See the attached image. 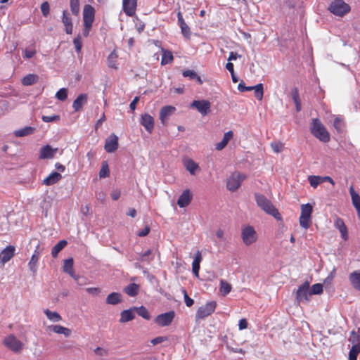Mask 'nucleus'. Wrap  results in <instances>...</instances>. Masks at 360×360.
Listing matches in <instances>:
<instances>
[{
	"mask_svg": "<svg viewBox=\"0 0 360 360\" xmlns=\"http://www.w3.org/2000/svg\"><path fill=\"white\" fill-rule=\"evenodd\" d=\"M39 244H38L36 247V249L32 255L30 262L28 263V266L30 270L32 272L33 275H34L37 270V263L39 260V257L41 254V251L39 250Z\"/></svg>",
	"mask_w": 360,
	"mask_h": 360,
	"instance_id": "nucleus-16",
	"label": "nucleus"
},
{
	"mask_svg": "<svg viewBox=\"0 0 360 360\" xmlns=\"http://www.w3.org/2000/svg\"><path fill=\"white\" fill-rule=\"evenodd\" d=\"M134 312V307L122 311L120 314V322L125 323L133 320L135 317Z\"/></svg>",
	"mask_w": 360,
	"mask_h": 360,
	"instance_id": "nucleus-25",
	"label": "nucleus"
},
{
	"mask_svg": "<svg viewBox=\"0 0 360 360\" xmlns=\"http://www.w3.org/2000/svg\"><path fill=\"white\" fill-rule=\"evenodd\" d=\"M184 165L191 175H195L196 171L200 170L198 165L191 158L185 160Z\"/></svg>",
	"mask_w": 360,
	"mask_h": 360,
	"instance_id": "nucleus-26",
	"label": "nucleus"
},
{
	"mask_svg": "<svg viewBox=\"0 0 360 360\" xmlns=\"http://www.w3.org/2000/svg\"><path fill=\"white\" fill-rule=\"evenodd\" d=\"M56 98L61 101H64L68 98V89L65 88H62L59 91H57L56 94Z\"/></svg>",
	"mask_w": 360,
	"mask_h": 360,
	"instance_id": "nucleus-46",
	"label": "nucleus"
},
{
	"mask_svg": "<svg viewBox=\"0 0 360 360\" xmlns=\"http://www.w3.org/2000/svg\"><path fill=\"white\" fill-rule=\"evenodd\" d=\"M118 148V137L112 134L106 140L104 146L105 150L108 153H113Z\"/></svg>",
	"mask_w": 360,
	"mask_h": 360,
	"instance_id": "nucleus-13",
	"label": "nucleus"
},
{
	"mask_svg": "<svg viewBox=\"0 0 360 360\" xmlns=\"http://www.w3.org/2000/svg\"><path fill=\"white\" fill-rule=\"evenodd\" d=\"M110 175V169L108 167V162L106 161H103L102 162L101 169L99 172L100 178H105L109 176Z\"/></svg>",
	"mask_w": 360,
	"mask_h": 360,
	"instance_id": "nucleus-40",
	"label": "nucleus"
},
{
	"mask_svg": "<svg viewBox=\"0 0 360 360\" xmlns=\"http://www.w3.org/2000/svg\"><path fill=\"white\" fill-rule=\"evenodd\" d=\"M334 226L340 232L342 239L347 240L348 239L347 228L343 220L339 217H337L335 221Z\"/></svg>",
	"mask_w": 360,
	"mask_h": 360,
	"instance_id": "nucleus-22",
	"label": "nucleus"
},
{
	"mask_svg": "<svg viewBox=\"0 0 360 360\" xmlns=\"http://www.w3.org/2000/svg\"><path fill=\"white\" fill-rule=\"evenodd\" d=\"M41 119L45 122H52L59 120L60 116L56 115L51 116L43 115Z\"/></svg>",
	"mask_w": 360,
	"mask_h": 360,
	"instance_id": "nucleus-50",
	"label": "nucleus"
},
{
	"mask_svg": "<svg viewBox=\"0 0 360 360\" xmlns=\"http://www.w3.org/2000/svg\"><path fill=\"white\" fill-rule=\"evenodd\" d=\"M44 312L46 315L47 318L52 321L58 322L62 319L61 316L56 311H51L46 309H44Z\"/></svg>",
	"mask_w": 360,
	"mask_h": 360,
	"instance_id": "nucleus-35",
	"label": "nucleus"
},
{
	"mask_svg": "<svg viewBox=\"0 0 360 360\" xmlns=\"http://www.w3.org/2000/svg\"><path fill=\"white\" fill-rule=\"evenodd\" d=\"M321 177L319 176H309L308 180L313 188H316L321 183Z\"/></svg>",
	"mask_w": 360,
	"mask_h": 360,
	"instance_id": "nucleus-47",
	"label": "nucleus"
},
{
	"mask_svg": "<svg viewBox=\"0 0 360 360\" xmlns=\"http://www.w3.org/2000/svg\"><path fill=\"white\" fill-rule=\"evenodd\" d=\"M238 328L240 330H243L248 328V321L245 319H242L239 321Z\"/></svg>",
	"mask_w": 360,
	"mask_h": 360,
	"instance_id": "nucleus-63",
	"label": "nucleus"
},
{
	"mask_svg": "<svg viewBox=\"0 0 360 360\" xmlns=\"http://www.w3.org/2000/svg\"><path fill=\"white\" fill-rule=\"evenodd\" d=\"M242 238L246 245L252 244L257 240L256 232L253 227L248 226L242 230Z\"/></svg>",
	"mask_w": 360,
	"mask_h": 360,
	"instance_id": "nucleus-10",
	"label": "nucleus"
},
{
	"mask_svg": "<svg viewBox=\"0 0 360 360\" xmlns=\"http://www.w3.org/2000/svg\"><path fill=\"white\" fill-rule=\"evenodd\" d=\"M140 123L148 133H151L154 128V119L148 113L141 115Z\"/></svg>",
	"mask_w": 360,
	"mask_h": 360,
	"instance_id": "nucleus-15",
	"label": "nucleus"
},
{
	"mask_svg": "<svg viewBox=\"0 0 360 360\" xmlns=\"http://www.w3.org/2000/svg\"><path fill=\"white\" fill-rule=\"evenodd\" d=\"M136 0H123V10L128 16L135 14Z\"/></svg>",
	"mask_w": 360,
	"mask_h": 360,
	"instance_id": "nucleus-20",
	"label": "nucleus"
},
{
	"mask_svg": "<svg viewBox=\"0 0 360 360\" xmlns=\"http://www.w3.org/2000/svg\"><path fill=\"white\" fill-rule=\"evenodd\" d=\"M58 151V148H52L51 146L46 145L40 149L39 159H51Z\"/></svg>",
	"mask_w": 360,
	"mask_h": 360,
	"instance_id": "nucleus-17",
	"label": "nucleus"
},
{
	"mask_svg": "<svg viewBox=\"0 0 360 360\" xmlns=\"http://www.w3.org/2000/svg\"><path fill=\"white\" fill-rule=\"evenodd\" d=\"M233 133L232 131H229L228 132L225 133L224 135V137L222 140L217 143L215 146V148L217 150H221L223 148L226 147L229 141L233 138Z\"/></svg>",
	"mask_w": 360,
	"mask_h": 360,
	"instance_id": "nucleus-28",
	"label": "nucleus"
},
{
	"mask_svg": "<svg viewBox=\"0 0 360 360\" xmlns=\"http://www.w3.org/2000/svg\"><path fill=\"white\" fill-rule=\"evenodd\" d=\"M192 270L194 275L198 278L199 277V270H200V264L193 263L192 264Z\"/></svg>",
	"mask_w": 360,
	"mask_h": 360,
	"instance_id": "nucleus-62",
	"label": "nucleus"
},
{
	"mask_svg": "<svg viewBox=\"0 0 360 360\" xmlns=\"http://www.w3.org/2000/svg\"><path fill=\"white\" fill-rule=\"evenodd\" d=\"M253 86H246L245 83L241 81L240 83H239L238 86V89L240 91V92H245V91H252L253 90Z\"/></svg>",
	"mask_w": 360,
	"mask_h": 360,
	"instance_id": "nucleus-55",
	"label": "nucleus"
},
{
	"mask_svg": "<svg viewBox=\"0 0 360 360\" xmlns=\"http://www.w3.org/2000/svg\"><path fill=\"white\" fill-rule=\"evenodd\" d=\"M175 110V108L171 105H166L161 108L160 112V120L163 124H165L168 117Z\"/></svg>",
	"mask_w": 360,
	"mask_h": 360,
	"instance_id": "nucleus-23",
	"label": "nucleus"
},
{
	"mask_svg": "<svg viewBox=\"0 0 360 360\" xmlns=\"http://www.w3.org/2000/svg\"><path fill=\"white\" fill-rule=\"evenodd\" d=\"M96 198L100 202H104L106 198V194L103 191H98L96 193Z\"/></svg>",
	"mask_w": 360,
	"mask_h": 360,
	"instance_id": "nucleus-60",
	"label": "nucleus"
},
{
	"mask_svg": "<svg viewBox=\"0 0 360 360\" xmlns=\"http://www.w3.org/2000/svg\"><path fill=\"white\" fill-rule=\"evenodd\" d=\"M73 264L74 261L73 259L68 258L65 260H64V265L63 266V271L68 274L70 276H72L75 281L79 282V276H76L75 274L74 270H73Z\"/></svg>",
	"mask_w": 360,
	"mask_h": 360,
	"instance_id": "nucleus-18",
	"label": "nucleus"
},
{
	"mask_svg": "<svg viewBox=\"0 0 360 360\" xmlns=\"http://www.w3.org/2000/svg\"><path fill=\"white\" fill-rule=\"evenodd\" d=\"M62 178L60 173L53 172L43 180V184L46 186H51L58 182Z\"/></svg>",
	"mask_w": 360,
	"mask_h": 360,
	"instance_id": "nucleus-24",
	"label": "nucleus"
},
{
	"mask_svg": "<svg viewBox=\"0 0 360 360\" xmlns=\"http://www.w3.org/2000/svg\"><path fill=\"white\" fill-rule=\"evenodd\" d=\"M134 309L135 312H136L140 316L143 317V319H145L146 320H149L150 319L149 312L145 307H143V306H141L139 307H134Z\"/></svg>",
	"mask_w": 360,
	"mask_h": 360,
	"instance_id": "nucleus-36",
	"label": "nucleus"
},
{
	"mask_svg": "<svg viewBox=\"0 0 360 360\" xmlns=\"http://www.w3.org/2000/svg\"><path fill=\"white\" fill-rule=\"evenodd\" d=\"M36 53V51L32 49H25V57L27 58H32Z\"/></svg>",
	"mask_w": 360,
	"mask_h": 360,
	"instance_id": "nucleus-64",
	"label": "nucleus"
},
{
	"mask_svg": "<svg viewBox=\"0 0 360 360\" xmlns=\"http://www.w3.org/2000/svg\"><path fill=\"white\" fill-rule=\"evenodd\" d=\"M35 131V129L32 127H25L24 128L15 130L14 131V135L16 137H22L25 136H28L32 134Z\"/></svg>",
	"mask_w": 360,
	"mask_h": 360,
	"instance_id": "nucleus-30",
	"label": "nucleus"
},
{
	"mask_svg": "<svg viewBox=\"0 0 360 360\" xmlns=\"http://www.w3.org/2000/svg\"><path fill=\"white\" fill-rule=\"evenodd\" d=\"M4 343L7 348L15 353L20 352L24 347V344L13 335L6 337Z\"/></svg>",
	"mask_w": 360,
	"mask_h": 360,
	"instance_id": "nucleus-4",
	"label": "nucleus"
},
{
	"mask_svg": "<svg viewBox=\"0 0 360 360\" xmlns=\"http://www.w3.org/2000/svg\"><path fill=\"white\" fill-rule=\"evenodd\" d=\"M41 11L44 17H47L50 12V6L48 1H44L41 5Z\"/></svg>",
	"mask_w": 360,
	"mask_h": 360,
	"instance_id": "nucleus-48",
	"label": "nucleus"
},
{
	"mask_svg": "<svg viewBox=\"0 0 360 360\" xmlns=\"http://www.w3.org/2000/svg\"><path fill=\"white\" fill-rule=\"evenodd\" d=\"M150 228L149 226L146 225L143 229H142L141 231H139L137 233V235L139 236V237H144V236H146L149 232H150Z\"/></svg>",
	"mask_w": 360,
	"mask_h": 360,
	"instance_id": "nucleus-59",
	"label": "nucleus"
},
{
	"mask_svg": "<svg viewBox=\"0 0 360 360\" xmlns=\"http://www.w3.org/2000/svg\"><path fill=\"white\" fill-rule=\"evenodd\" d=\"M62 22L65 26L68 25H72V19L68 15L67 11H63V12Z\"/></svg>",
	"mask_w": 360,
	"mask_h": 360,
	"instance_id": "nucleus-51",
	"label": "nucleus"
},
{
	"mask_svg": "<svg viewBox=\"0 0 360 360\" xmlns=\"http://www.w3.org/2000/svg\"><path fill=\"white\" fill-rule=\"evenodd\" d=\"M231 290V285L226 281L221 280L220 281V292L224 296L229 294Z\"/></svg>",
	"mask_w": 360,
	"mask_h": 360,
	"instance_id": "nucleus-39",
	"label": "nucleus"
},
{
	"mask_svg": "<svg viewBox=\"0 0 360 360\" xmlns=\"http://www.w3.org/2000/svg\"><path fill=\"white\" fill-rule=\"evenodd\" d=\"M182 292L184 294V301L187 307H190L194 304V301L192 298L189 297L187 292L185 289H182Z\"/></svg>",
	"mask_w": 360,
	"mask_h": 360,
	"instance_id": "nucleus-49",
	"label": "nucleus"
},
{
	"mask_svg": "<svg viewBox=\"0 0 360 360\" xmlns=\"http://www.w3.org/2000/svg\"><path fill=\"white\" fill-rule=\"evenodd\" d=\"M88 96L86 94H79L72 103L75 112L82 110L83 106L87 103Z\"/></svg>",
	"mask_w": 360,
	"mask_h": 360,
	"instance_id": "nucleus-21",
	"label": "nucleus"
},
{
	"mask_svg": "<svg viewBox=\"0 0 360 360\" xmlns=\"http://www.w3.org/2000/svg\"><path fill=\"white\" fill-rule=\"evenodd\" d=\"M245 179V175L240 173H233L227 180L226 187L228 190L236 191Z\"/></svg>",
	"mask_w": 360,
	"mask_h": 360,
	"instance_id": "nucleus-7",
	"label": "nucleus"
},
{
	"mask_svg": "<svg viewBox=\"0 0 360 360\" xmlns=\"http://www.w3.org/2000/svg\"><path fill=\"white\" fill-rule=\"evenodd\" d=\"M255 199L257 206L260 207L264 212L269 215H271L278 221L282 220V217L278 210L272 204L271 200H269L266 196H264L263 194L256 193H255Z\"/></svg>",
	"mask_w": 360,
	"mask_h": 360,
	"instance_id": "nucleus-1",
	"label": "nucleus"
},
{
	"mask_svg": "<svg viewBox=\"0 0 360 360\" xmlns=\"http://www.w3.org/2000/svg\"><path fill=\"white\" fill-rule=\"evenodd\" d=\"M38 79V75L35 74H29L22 78V84L24 86L32 85L37 82Z\"/></svg>",
	"mask_w": 360,
	"mask_h": 360,
	"instance_id": "nucleus-32",
	"label": "nucleus"
},
{
	"mask_svg": "<svg viewBox=\"0 0 360 360\" xmlns=\"http://www.w3.org/2000/svg\"><path fill=\"white\" fill-rule=\"evenodd\" d=\"M117 58V55L115 51H112L108 57V66L112 68L116 69V60Z\"/></svg>",
	"mask_w": 360,
	"mask_h": 360,
	"instance_id": "nucleus-43",
	"label": "nucleus"
},
{
	"mask_svg": "<svg viewBox=\"0 0 360 360\" xmlns=\"http://www.w3.org/2000/svg\"><path fill=\"white\" fill-rule=\"evenodd\" d=\"M333 126L338 133L343 132L344 128H345V124L340 118L336 117L335 119Z\"/></svg>",
	"mask_w": 360,
	"mask_h": 360,
	"instance_id": "nucleus-44",
	"label": "nucleus"
},
{
	"mask_svg": "<svg viewBox=\"0 0 360 360\" xmlns=\"http://www.w3.org/2000/svg\"><path fill=\"white\" fill-rule=\"evenodd\" d=\"M70 9L72 14L77 15L79 13V0L70 1Z\"/></svg>",
	"mask_w": 360,
	"mask_h": 360,
	"instance_id": "nucleus-42",
	"label": "nucleus"
},
{
	"mask_svg": "<svg viewBox=\"0 0 360 360\" xmlns=\"http://www.w3.org/2000/svg\"><path fill=\"white\" fill-rule=\"evenodd\" d=\"M271 146L273 150L276 153H280L283 150V145L280 142L271 143Z\"/></svg>",
	"mask_w": 360,
	"mask_h": 360,
	"instance_id": "nucleus-52",
	"label": "nucleus"
},
{
	"mask_svg": "<svg viewBox=\"0 0 360 360\" xmlns=\"http://www.w3.org/2000/svg\"><path fill=\"white\" fill-rule=\"evenodd\" d=\"M253 90L255 91V96L259 100L262 101L264 94V88L262 83L257 84L253 86Z\"/></svg>",
	"mask_w": 360,
	"mask_h": 360,
	"instance_id": "nucleus-37",
	"label": "nucleus"
},
{
	"mask_svg": "<svg viewBox=\"0 0 360 360\" xmlns=\"http://www.w3.org/2000/svg\"><path fill=\"white\" fill-rule=\"evenodd\" d=\"M150 255H151V250L149 249L147 251H146L144 253L141 255V260L147 261L148 262H150L153 259V257H149Z\"/></svg>",
	"mask_w": 360,
	"mask_h": 360,
	"instance_id": "nucleus-57",
	"label": "nucleus"
},
{
	"mask_svg": "<svg viewBox=\"0 0 360 360\" xmlns=\"http://www.w3.org/2000/svg\"><path fill=\"white\" fill-rule=\"evenodd\" d=\"M191 107L197 109L202 115H206L210 112L211 103L207 100H195Z\"/></svg>",
	"mask_w": 360,
	"mask_h": 360,
	"instance_id": "nucleus-9",
	"label": "nucleus"
},
{
	"mask_svg": "<svg viewBox=\"0 0 360 360\" xmlns=\"http://www.w3.org/2000/svg\"><path fill=\"white\" fill-rule=\"evenodd\" d=\"M73 44L75 45V49L77 52H79L82 49V42L80 41L79 37L75 38L73 40Z\"/></svg>",
	"mask_w": 360,
	"mask_h": 360,
	"instance_id": "nucleus-61",
	"label": "nucleus"
},
{
	"mask_svg": "<svg viewBox=\"0 0 360 360\" xmlns=\"http://www.w3.org/2000/svg\"><path fill=\"white\" fill-rule=\"evenodd\" d=\"M15 248L13 245H8L0 252V264L4 265L15 255Z\"/></svg>",
	"mask_w": 360,
	"mask_h": 360,
	"instance_id": "nucleus-14",
	"label": "nucleus"
},
{
	"mask_svg": "<svg viewBox=\"0 0 360 360\" xmlns=\"http://www.w3.org/2000/svg\"><path fill=\"white\" fill-rule=\"evenodd\" d=\"M216 306V302L211 301L199 307L195 314L196 319H203L212 314L214 311Z\"/></svg>",
	"mask_w": 360,
	"mask_h": 360,
	"instance_id": "nucleus-6",
	"label": "nucleus"
},
{
	"mask_svg": "<svg viewBox=\"0 0 360 360\" xmlns=\"http://www.w3.org/2000/svg\"><path fill=\"white\" fill-rule=\"evenodd\" d=\"M182 75L185 77H189L191 79H194L197 77V73L194 70H186L182 72Z\"/></svg>",
	"mask_w": 360,
	"mask_h": 360,
	"instance_id": "nucleus-53",
	"label": "nucleus"
},
{
	"mask_svg": "<svg viewBox=\"0 0 360 360\" xmlns=\"http://www.w3.org/2000/svg\"><path fill=\"white\" fill-rule=\"evenodd\" d=\"M174 312L173 311L161 314L155 318V323L160 326H169L174 317Z\"/></svg>",
	"mask_w": 360,
	"mask_h": 360,
	"instance_id": "nucleus-11",
	"label": "nucleus"
},
{
	"mask_svg": "<svg viewBox=\"0 0 360 360\" xmlns=\"http://www.w3.org/2000/svg\"><path fill=\"white\" fill-rule=\"evenodd\" d=\"M360 352V345H353L349 353V360H356L357 355Z\"/></svg>",
	"mask_w": 360,
	"mask_h": 360,
	"instance_id": "nucleus-38",
	"label": "nucleus"
},
{
	"mask_svg": "<svg viewBox=\"0 0 360 360\" xmlns=\"http://www.w3.org/2000/svg\"><path fill=\"white\" fill-rule=\"evenodd\" d=\"M173 60V55L170 51H164L162 56V65H167L170 63Z\"/></svg>",
	"mask_w": 360,
	"mask_h": 360,
	"instance_id": "nucleus-41",
	"label": "nucleus"
},
{
	"mask_svg": "<svg viewBox=\"0 0 360 360\" xmlns=\"http://www.w3.org/2000/svg\"><path fill=\"white\" fill-rule=\"evenodd\" d=\"M67 241L65 240H60L51 250L52 257L56 258L58 254L66 246Z\"/></svg>",
	"mask_w": 360,
	"mask_h": 360,
	"instance_id": "nucleus-34",
	"label": "nucleus"
},
{
	"mask_svg": "<svg viewBox=\"0 0 360 360\" xmlns=\"http://www.w3.org/2000/svg\"><path fill=\"white\" fill-rule=\"evenodd\" d=\"M48 328L57 334H63L65 337H69L71 334V330L69 328L60 325H52L49 326Z\"/></svg>",
	"mask_w": 360,
	"mask_h": 360,
	"instance_id": "nucleus-29",
	"label": "nucleus"
},
{
	"mask_svg": "<svg viewBox=\"0 0 360 360\" xmlns=\"http://www.w3.org/2000/svg\"><path fill=\"white\" fill-rule=\"evenodd\" d=\"M323 284L316 283L314 284L310 288L311 295H321L323 292Z\"/></svg>",
	"mask_w": 360,
	"mask_h": 360,
	"instance_id": "nucleus-45",
	"label": "nucleus"
},
{
	"mask_svg": "<svg viewBox=\"0 0 360 360\" xmlns=\"http://www.w3.org/2000/svg\"><path fill=\"white\" fill-rule=\"evenodd\" d=\"M181 30L184 37H186V39H190L191 30L189 27L186 24L185 25L181 27Z\"/></svg>",
	"mask_w": 360,
	"mask_h": 360,
	"instance_id": "nucleus-54",
	"label": "nucleus"
},
{
	"mask_svg": "<svg viewBox=\"0 0 360 360\" xmlns=\"http://www.w3.org/2000/svg\"><path fill=\"white\" fill-rule=\"evenodd\" d=\"M309 296H311L309 282L307 281L299 286L296 292V300L298 302H307Z\"/></svg>",
	"mask_w": 360,
	"mask_h": 360,
	"instance_id": "nucleus-8",
	"label": "nucleus"
},
{
	"mask_svg": "<svg viewBox=\"0 0 360 360\" xmlns=\"http://www.w3.org/2000/svg\"><path fill=\"white\" fill-rule=\"evenodd\" d=\"M192 197L189 189H186L179 197L177 205L180 207H185L188 206L191 202Z\"/></svg>",
	"mask_w": 360,
	"mask_h": 360,
	"instance_id": "nucleus-19",
	"label": "nucleus"
},
{
	"mask_svg": "<svg viewBox=\"0 0 360 360\" xmlns=\"http://www.w3.org/2000/svg\"><path fill=\"white\" fill-rule=\"evenodd\" d=\"M121 302V294L119 292H112L106 298V303L115 305Z\"/></svg>",
	"mask_w": 360,
	"mask_h": 360,
	"instance_id": "nucleus-33",
	"label": "nucleus"
},
{
	"mask_svg": "<svg viewBox=\"0 0 360 360\" xmlns=\"http://www.w3.org/2000/svg\"><path fill=\"white\" fill-rule=\"evenodd\" d=\"M312 212V207L307 203L302 205L301 207V215L300 217V226L304 229L309 227L311 214Z\"/></svg>",
	"mask_w": 360,
	"mask_h": 360,
	"instance_id": "nucleus-5",
	"label": "nucleus"
},
{
	"mask_svg": "<svg viewBox=\"0 0 360 360\" xmlns=\"http://www.w3.org/2000/svg\"><path fill=\"white\" fill-rule=\"evenodd\" d=\"M310 132L316 139L323 143L330 141V134L319 119L314 118L310 124Z\"/></svg>",
	"mask_w": 360,
	"mask_h": 360,
	"instance_id": "nucleus-2",
	"label": "nucleus"
},
{
	"mask_svg": "<svg viewBox=\"0 0 360 360\" xmlns=\"http://www.w3.org/2000/svg\"><path fill=\"white\" fill-rule=\"evenodd\" d=\"M330 13L337 16H343L350 11V6L342 0H334L328 6Z\"/></svg>",
	"mask_w": 360,
	"mask_h": 360,
	"instance_id": "nucleus-3",
	"label": "nucleus"
},
{
	"mask_svg": "<svg viewBox=\"0 0 360 360\" xmlns=\"http://www.w3.org/2000/svg\"><path fill=\"white\" fill-rule=\"evenodd\" d=\"M167 340V337L159 336V337H157V338L153 339L150 341V342L153 345H156L158 344H160V343L163 342L164 341H166Z\"/></svg>",
	"mask_w": 360,
	"mask_h": 360,
	"instance_id": "nucleus-58",
	"label": "nucleus"
},
{
	"mask_svg": "<svg viewBox=\"0 0 360 360\" xmlns=\"http://www.w3.org/2000/svg\"><path fill=\"white\" fill-rule=\"evenodd\" d=\"M95 15V10L94 8L89 4H86L84 6L83 9V21L84 24H86L87 26L89 24H93L94 20Z\"/></svg>",
	"mask_w": 360,
	"mask_h": 360,
	"instance_id": "nucleus-12",
	"label": "nucleus"
},
{
	"mask_svg": "<svg viewBox=\"0 0 360 360\" xmlns=\"http://www.w3.org/2000/svg\"><path fill=\"white\" fill-rule=\"evenodd\" d=\"M349 279L353 288L360 290V271H355L351 273Z\"/></svg>",
	"mask_w": 360,
	"mask_h": 360,
	"instance_id": "nucleus-27",
	"label": "nucleus"
},
{
	"mask_svg": "<svg viewBox=\"0 0 360 360\" xmlns=\"http://www.w3.org/2000/svg\"><path fill=\"white\" fill-rule=\"evenodd\" d=\"M139 285L134 283H130L124 288V292L129 296L134 297L138 294Z\"/></svg>",
	"mask_w": 360,
	"mask_h": 360,
	"instance_id": "nucleus-31",
	"label": "nucleus"
},
{
	"mask_svg": "<svg viewBox=\"0 0 360 360\" xmlns=\"http://www.w3.org/2000/svg\"><path fill=\"white\" fill-rule=\"evenodd\" d=\"M291 96H292V99L293 100L294 102L300 101L298 89L297 87H294L292 89Z\"/></svg>",
	"mask_w": 360,
	"mask_h": 360,
	"instance_id": "nucleus-56",
	"label": "nucleus"
}]
</instances>
